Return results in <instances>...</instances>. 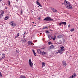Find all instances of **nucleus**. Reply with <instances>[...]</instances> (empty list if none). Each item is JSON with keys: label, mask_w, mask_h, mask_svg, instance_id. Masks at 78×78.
Listing matches in <instances>:
<instances>
[{"label": "nucleus", "mask_w": 78, "mask_h": 78, "mask_svg": "<svg viewBox=\"0 0 78 78\" xmlns=\"http://www.w3.org/2000/svg\"><path fill=\"white\" fill-rule=\"evenodd\" d=\"M20 78H27V77H26L24 76H22V75H21L20 76Z\"/></svg>", "instance_id": "15"}, {"label": "nucleus", "mask_w": 78, "mask_h": 78, "mask_svg": "<svg viewBox=\"0 0 78 78\" xmlns=\"http://www.w3.org/2000/svg\"><path fill=\"white\" fill-rule=\"evenodd\" d=\"M16 53L17 56H19V52L18 51L16 50Z\"/></svg>", "instance_id": "11"}, {"label": "nucleus", "mask_w": 78, "mask_h": 78, "mask_svg": "<svg viewBox=\"0 0 78 78\" xmlns=\"http://www.w3.org/2000/svg\"><path fill=\"white\" fill-rule=\"evenodd\" d=\"M23 43H24V42H26V40L25 39V38H23L22 41H21Z\"/></svg>", "instance_id": "10"}, {"label": "nucleus", "mask_w": 78, "mask_h": 78, "mask_svg": "<svg viewBox=\"0 0 78 78\" xmlns=\"http://www.w3.org/2000/svg\"><path fill=\"white\" fill-rule=\"evenodd\" d=\"M64 4L66 8L68 9H72V5H71L70 4V3H69L66 0L64 1Z\"/></svg>", "instance_id": "1"}, {"label": "nucleus", "mask_w": 78, "mask_h": 78, "mask_svg": "<svg viewBox=\"0 0 78 78\" xmlns=\"http://www.w3.org/2000/svg\"><path fill=\"white\" fill-rule=\"evenodd\" d=\"M68 27H70V25H68Z\"/></svg>", "instance_id": "44"}, {"label": "nucleus", "mask_w": 78, "mask_h": 78, "mask_svg": "<svg viewBox=\"0 0 78 78\" xmlns=\"http://www.w3.org/2000/svg\"><path fill=\"white\" fill-rule=\"evenodd\" d=\"M5 9H7V7H5Z\"/></svg>", "instance_id": "42"}, {"label": "nucleus", "mask_w": 78, "mask_h": 78, "mask_svg": "<svg viewBox=\"0 0 78 78\" xmlns=\"http://www.w3.org/2000/svg\"><path fill=\"white\" fill-rule=\"evenodd\" d=\"M28 45H32V42L30 41H28Z\"/></svg>", "instance_id": "13"}, {"label": "nucleus", "mask_w": 78, "mask_h": 78, "mask_svg": "<svg viewBox=\"0 0 78 78\" xmlns=\"http://www.w3.org/2000/svg\"><path fill=\"white\" fill-rule=\"evenodd\" d=\"M3 16V15H2L0 14V19H1V18H2Z\"/></svg>", "instance_id": "26"}, {"label": "nucleus", "mask_w": 78, "mask_h": 78, "mask_svg": "<svg viewBox=\"0 0 78 78\" xmlns=\"http://www.w3.org/2000/svg\"><path fill=\"white\" fill-rule=\"evenodd\" d=\"M26 34H27V33H26Z\"/></svg>", "instance_id": "51"}, {"label": "nucleus", "mask_w": 78, "mask_h": 78, "mask_svg": "<svg viewBox=\"0 0 78 78\" xmlns=\"http://www.w3.org/2000/svg\"><path fill=\"white\" fill-rule=\"evenodd\" d=\"M35 56H36V55H35Z\"/></svg>", "instance_id": "49"}, {"label": "nucleus", "mask_w": 78, "mask_h": 78, "mask_svg": "<svg viewBox=\"0 0 78 78\" xmlns=\"http://www.w3.org/2000/svg\"><path fill=\"white\" fill-rule=\"evenodd\" d=\"M48 38L49 39H50V38H51V35H48Z\"/></svg>", "instance_id": "29"}, {"label": "nucleus", "mask_w": 78, "mask_h": 78, "mask_svg": "<svg viewBox=\"0 0 78 78\" xmlns=\"http://www.w3.org/2000/svg\"><path fill=\"white\" fill-rule=\"evenodd\" d=\"M64 46H62V47H61V49H60L61 51H65V50L64 49Z\"/></svg>", "instance_id": "9"}, {"label": "nucleus", "mask_w": 78, "mask_h": 78, "mask_svg": "<svg viewBox=\"0 0 78 78\" xmlns=\"http://www.w3.org/2000/svg\"><path fill=\"white\" fill-rule=\"evenodd\" d=\"M74 31V29H72L70 30V31L72 32V31Z\"/></svg>", "instance_id": "31"}, {"label": "nucleus", "mask_w": 78, "mask_h": 78, "mask_svg": "<svg viewBox=\"0 0 78 78\" xmlns=\"http://www.w3.org/2000/svg\"><path fill=\"white\" fill-rule=\"evenodd\" d=\"M22 12H23L22 11V10H21V14H22Z\"/></svg>", "instance_id": "43"}, {"label": "nucleus", "mask_w": 78, "mask_h": 78, "mask_svg": "<svg viewBox=\"0 0 78 78\" xmlns=\"http://www.w3.org/2000/svg\"><path fill=\"white\" fill-rule=\"evenodd\" d=\"M62 64H63V65L64 67H66V62L65 61H63L62 62Z\"/></svg>", "instance_id": "5"}, {"label": "nucleus", "mask_w": 78, "mask_h": 78, "mask_svg": "<svg viewBox=\"0 0 78 78\" xmlns=\"http://www.w3.org/2000/svg\"><path fill=\"white\" fill-rule=\"evenodd\" d=\"M61 51H62L61 50H58L57 51L56 53H61Z\"/></svg>", "instance_id": "16"}, {"label": "nucleus", "mask_w": 78, "mask_h": 78, "mask_svg": "<svg viewBox=\"0 0 78 78\" xmlns=\"http://www.w3.org/2000/svg\"><path fill=\"white\" fill-rule=\"evenodd\" d=\"M52 10L54 12H58V11L55 9H52Z\"/></svg>", "instance_id": "6"}, {"label": "nucleus", "mask_w": 78, "mask_h": 78, "mask_svg": "<svg viewBox=\"0 0 78 78\" xmlns=\"http://www.w3.org/2000/svg\"><path fill=\"white\" fill-rule=\"evenodd\" d=\"M44 20H45V21H49L50 22L53 21V19H51V17L49 16H47L44 19Z\"/></svg>", "instance_id": "2"}, {"label": "nucleus", "mask_w": 78, "mask_h": 78, "mask_svg": "<svg viewBox=\"0 0 78 78\" xmlns=\"http://www.w3.org/2000/svg\"><path fill=\"white\" fill-rule=\"evenodd\" d=\"M12 26L13 28H15L16 27V23H13V25Z\"/></svg>", "instance_id": "19"}, {"label": "nucleus", "mask_w": 78, "mask_h": 78, "mask_svg": "<svg viewBox=\"0 0 78 78\" xmlns=\"http://www.w3.org/2000/svg\"><path fill=\"white\" fill-rule=\"evenodd\" d=\"M48 45H50L51 44V41H49L48 42Z\"/></svg>", "instance_id": "27"}, {"label": "nucleus", "mask_w": 78, "mask_h": 78, "mask_svg": "<svg viewBox=\"0 0 78 78\" xmlns=\"http://www.w3.org/2000/svg\"><path fill=\"white\" fill-rule=\"evenodd\" d=\"M76 74L75 73H74L73 75L72 76L73 78H75V77L76 76Z\"/></svg>", "instance_id": "12"}, {"label": "nucleus", "mask_w": 78, "mask_h": 78, "mask_svg": "<svg viewBox=\"0 0 78 78\" xmlns=\"http://www.w3.org/2000/svg\"><path fill=\"white\" fill-rule=\"evenodd\" d=\"M10 24L12 26L14 24V21H12L11 22H10Z\"/></svg>", "instance_id": "14"}, {"label": "nucleus", "mask_w": 78, "mask_h": 78, "mask_svg": "<svg viewBox=\"0 0 78 78\" xmlns=\"http://www.w3.org/2000/svg\"><path fill=\"white\" fill-rule=\"evenodd\" d=\"M69 78H74L73 77H72V76H70Z\"/></svg>", "instance_id": "40"}, {"label": "nucleus", "mask_w": 78, "mask_h": 78, "mask_svg": "<svg viewBox=\"0 0 78 78\" xmlns=\"http://www.w3.org/2000/svg\"><path fill=\"white\" fill-rule=\"evenodd\" d=\"M37 51L38 53L41 54V50H40V49H38L37 50Z\"/></svg>", "instance_id": "18"}, {"label": "nucleus", "mask_w": 78, "mask_h": 78, "mask_svg": "<svg viewBox=\"0 0 78 78\" xmlns=\"http://www.w3.org/2000/svg\"><path fill=\"white\" fill-rule=\"evenodd\" d=\"M47 28V27H43V29H45V28Z\"/></svg>", "instance_id": "34"}, {"label": "nucleus", "mask_w": 78, "mask_h": 78, "mask_svg": "<svg viewBox=\"0 0 78 78\" xmlns=\"http://www.w3.org/2000/svg\"><path fill=\"white\" fill-rule=\"evenodd\" d=\"M42 67H44L45 66V64L44 62H43L42 63Z\"/></svg>", "instance_id": "17"}, {"label": "nucleus", "mask_w": 78, "mask_h": 78, "mask_svg": "<svg viewBox=\"0 0 78 78\" xmlns=\"http://www.w3.org/2000/svg\"><path fill=\"white\" fill-rule=\"evenodd\" d=\"M17 37H18L17 36H16L15 37V38H17Z\"/></svg>", "instance_id": "45"}, {"label": "nucleus", "mask_w": 78, "mask_h": 78, "mask_svg": "<svg viewBox=\"0 0 78 78\" xmlns=\"http://www.w3.org/2000/svg\"><path fill=\"white\" fill-rule=\"evenodd\" d=\"M63 37V36L62 35H59L58 36H57V37L59 39L60 38H62V37Z\"/></svg>", "instance_id": "7"}, {"label": "nucleus", "mask_w": 78, "mask_h": 78, "mask_svg": "<svg viewBox=\"0 0 78 78\" xmlns=\"http://www.w3.org/2000/svg\"><path fill=\"white\" fill-rule=\"evenodd\" d=\"M62 24L64 25H66V22H62L59 23V25H60V26H61V25H62Z\"/></svg>", "instance_id": "4"}, {"label": "nucleus", "mask_w": 78, "mask_h": 78, "mask_svg": "<svg viewBox=\"0 0 78 78\" xmlns=\"http://www.w3.org/2000/svg\"><path fill=\"white\" fill-rule=\"evenodd\" d=\"M29 64L30 65V67H33V63L31 62V59H30L29 61Z\"/></svg>", "instance_id": "3"}, {"label": "nucleus", "mask_w": 78, "mask_h": 78, "mask_svg": "<svg viewBox=\"0 0 78 78\" xmlns=\"http://www.w3.org/2000/svg\"><path fill=\"white\" fill-rule=\"evenodd\" d=\"M32 51H33V52L34 53V55H36V52H35V51H34V50H33Z\"/></svg>", "instance_id": "25"}, {"label": "nucleus", "mask_w": 78, "mask_h": 78, "mask_svg": "<svg viewBox=\"0 0 78 78\" xmlns=\"http://www.w3.org/2000/svg\"><path fill=\"white\" fill-rule=\"evenodd\" d=\"M38 5L40 7H42V5H41L40 4Z\"/></svg>", "instance_id": "36"}, {"label": "nucleus", "mask_w": 78, "mask_h": 78, "mask_svg": "<svg viewBox=\"0 0 78 78\" xmlns=\"http://www.w3.org/2000/svg\"><path fill=\"white\" fill-rule=\"evenodd\" d=\"M59 42H57L59 44H62V41L60 40H59Z\"/></svg>", "instance_id": "21"}, {"label": "nucleus", "mask_w": 78, "mask_h": 78, "mask_svg": "<svg viewBox=\"0 0 78 78\" xmlns=\"http://www.w3.org/2000/svg\"><path fill=\"white\" fill-rule=\"evenodd\" d=\"M26 34V32H25L24 34Z\"/></svg>", "instance_id": "48"}, {"label": "nucleus", "mask_w": 78, "mask_h": 78, "mask_svg": "<svg viewBox=\"0 0 78 78\" xmlns=\"http://www.w3.org/2000/svg\"><path fill=\"white\" fill-rule=\"evenodd\" d=\"M0 77H2V75L1 73V72H0Z\"/></svg>", "instance_id": "33"}, {"label": "nucleus", "mask_w": 78, "mask_h": 78, "mask_svg": "<svg viewBox=\"0 0 78 78\" xmlns=\"http://www.w3.org/2000/svg\"><path fill=\"white\" fill-rule=\"evenodd\" d=\"M23 37H25V34H23Z\"/></svg>", "instance_id": "41"}, {"label": "nucleus", "mask_w": 78, "mask_h": 78, "mask_svg": "<svg viewBox=\"0 0 78 78\" xmlns=\"http://www.w3.org/2000/svg\"><path fill=\"white\" fill-rule=\"evenodd\" d=\"M16 1L17 2H18V0H16Z\"/></svg>", "instance_id": "46"}, {"label": "nucleus", "mask_w": 78, "mask_h": 78, "mask_svg": "<svg viewBox=\"0 0 78 78\" xmlns=\"http://www.w3.org/2000/svg\"><path fill=\"white\" fill-rule=\"evenodd\" d=\"M42 9V8H40V9Z\"/></svg>", "instance_id": "47"}, {"label": "nucleus", "mask_w": 78, "mask_h": 78, "mask_svg": "<svg viewBox=\"0 0 78 78\" xmlns=\"http://www.w3.org/2000/svg\"><path fill=\"white\" fill-rule=\"evenodd\" d=\"M2 1V0H0V2Z\"/></svg>", "instance_id": "50"}, {"label": "nucleus", "mask_w": 78, "mask_h": 78, "mask_svg": "<svg viewBox=\"0 0 78 78\" xmlns=\"http://www.w3.org/2000/svg\"><path fill=\"white\" fill-rule=\"evenodd\" d=\"M40 19H41V17H39L38 18V20H40Z\"/></svg>", "instance_id": "37"}, {"label": "nucleus", "mask_w": 78, "mask_h": 78, "mask_svg": "<svg viewBox=\"0 0 78 78\" xmlns=\"http://www.w3.org/2000/svg\"><path fill=\"white\" fill-rule=\"evenodd\" d=\"M8 16H6L5 18V20H8Z\"/></svg>", "instance_id": "23"}, {"label": "nucleus", "mask_w": 78, "mask_h": 78, "mask_svg": "<svg viewBox=\"0 0 78 78\" xmlns=\"http://www.w3.org/2000/svg\"><path fill=\"white\" fill-rule=\"evenodd\" d=\"M2 59H3V58H2V57H1L0 58V60H2Z\"/></svg>", "instance_id": "39"}, {"label": "nucleus", "mask_w": 78, "mask_h": 78, "mask_svg": "<svg viewBox=\"0 0 78 78\" xmlns=\"http://www.w3.org/2000/svg\"><path fill=\"white\" fill-rule=\"evenodd\" d=\"M40 54H41V55H45V54H46V53L44 51H41Z\"/></svg>", "instance_id": "8"}, {"label": "nucleus", "mask_w": 78, "mask_h": 78, "mask_svg": "<svg viewBox=\"0 0 78 78\" xmlns=\"http://www.w3.org/2000/svg\"><path fill=\"white\" fill-rule=\"evenodd\" d=\"M5 54H3L2 57V58L4 59V58H5Z\"/></svg>", "instance_id": "20"}, {"label": "nucleus", "mask_w": 78, "mask_h": 78, "mask_svg": "<svg viewBox=\"0 0 78 78\" xmlns=\"http://www.w3.org/2000/svg\"><path fill=\"white\" fill-rule=\"evenodd\" d=\"M19 36V34H18L16 36H17V37H18V36Z\"/></svg>", "instance_id": "38"}, {"label": "nucleus", "mask_w": 78, "mask_h": 78, "mask_svg": "<svg viewBox=\"0 0 78 78\" xmlns=\"http://www.w3.org/2000/svg\"><path fill=\"white\" fill-rule=\"evenodd\" d=\"M8 2H9V3H8L9 5V6H10V1H9Z\"/></svg>", "instance_id": "35"}, {"label": "nucleus", "mask_w": 78, "mask_h": 78, "mask_svg": "<svg viewBox=\"0 0 78 78\" xmlns=\"http://www.w3.org/2000/svg\"><path fill=\"white\" fill-rule=\"evenodd\" d=\"M50 48H54V46H53V45H51V46H50Z\"/></svg>", "instance_id": "24"}, {"label": "nucleus", "mask_w": 78, "mask_h": 78, "mask_svg": "<svg viewBox=\"0 0 78 78\" xmlns=\"http://www.w3.org/2000/svg\"><path fill=\"white\" fill-rule=\"evenodd\" d=\"M4 14V11H2V13H1V14H0L1 15H3V14Z\"/></svg>", "instance_id": "28"}, {"label": "nucleus", "mask_w": 78, "mask_h": 78, "mask_svg": "<svg viewBox=\"0 0 78 78\" xmlns=\"http://www.w3.org/2000/svg\"><path fill=\"white\" fill-rule=\"evenodd\" d=\"M55 38H56V36H55V35L54 38H53V41H55Z\"/></svg>", "instance_id": "32"}, {"label": "nucleus", "mask_w": 78, "mask_h": 78, "mask_svg": "<svg viewBox=\"0 0 78 78\" xmlns=\"http://www.w3.org/2000/svg\"><path fill=\"white\" fill-rule=\"evenodd\" d=\"M36 3L37 4V5H39L40 4L39 3V2H38V1L37 0L36 1Z\"/></svg>", "instance_id": "22"}, {"label": "nucleus", "mask_w": 78, "mask_h": 78, "mask_svg": "<svg viewBox=\"0 0 78 78\" xmlns=\"http://www.w3.org/2000/svg\"><path fill=\"white\" fill-rule=\"evenodd\" d=\"M45 33L48 34V33H49V32L48 30H46L45 31Z\"/></svg>", "instance_id": "30"}]
</instances>
